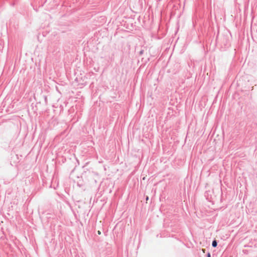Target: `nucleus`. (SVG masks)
Masks as SVG:
<instances>
[{
	"label": "nucleus",
	"mask_w": 257,
	"mask_h": 257,
	"mask_svg": "<svg viewBox=\"0 0 257 257\" xmlns=\"http://www.w3.org/2000/svg\"><path fill=\"white\" fill-rule=\"evenodd\" d=\"M97 233H98V234H101V232L99 230H98L97 231Z\"/></svg>",
	"instance_id": "7ed1b4c3"
},
{
	"label": "nucleus",
	"mask_w": 257,
	"mask_h": 257,
	"mask_svg": "<svg viewBox=\"0 0 257 257\" xmlns=\"http://www.w3.org/2000/svg\"><path fill=\"white\" fill-rule=\"evenodd\" d=\"M207 257H211L210 254L209 253H208Z\"/></svg>",
	"instance_id": "f03ea898"
},
{
	"label": "nucleus",
	"mask_w": 257,
	"mask_h": 257,
	"mask_svg": "<svg viewBox=\"0 0 257 257\" xmlns=\"http://www.w3.org/2000/svg\"><path fill=\"white\" fill-rule=\"evenodd\" d=\"M217 241L216 240H214L213 241L212 244L213 247H216L217 246Z\"/></svg>",
	"instance_id": "f257e3e1"
}]
</instances>
